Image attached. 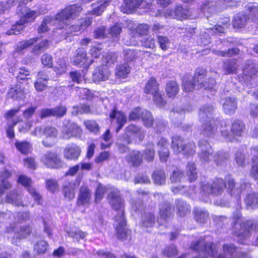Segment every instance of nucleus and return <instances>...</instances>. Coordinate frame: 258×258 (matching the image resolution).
Listing matches in <instances>:
<instances>
[{"instance_id":"nucleus-1","label":"nucleus","mask_w":258,"mask_h":258,"mask_svg":"<svg viewBox=\"0 0 258 258\" xmlns=\"http://www.w3.org/2000/svg\"><path fill=\"white\" fill-rule=\"evenodd\" d=\"M190 248L203 253L202 255L199 254L192 258H235V247L232 244H224L222 251L219 252L217 244L202 239L192 242Z\"/></svg>"},{"instance_id":"nucleus-2","label":"nucleus","mask_w":258,"mask_h":258,"mask_svg":"<svg viewBox=\"0 0 258 258\" xmlns=\"http://www.w3.org/2000/svg\"><path fill=\"white\" fill-rule=\"evenodd\" d=\"M107 200L111 207L117 213L114 217V225L117 237L123 239L127 233L124 216V200L121 198L119 191L117 189H112L108 195Z\"/></svg>"},{"instance_id":"nucleus-3","label":"nucleus","mask_w":258,"mask_h":258,"mask_svg":"<svg viewBox=\"0 0 258 258\" xmlns=\"http://www.w3.org/2000/svg\"><path fill=\"white\" fill-rule=\"evenodd\" d=\"M232 219L234 225V233L240 242L243 243V240L248 238L251 231L258 229V223L256 221L243 220L239 212L233 214Z\"/></svg>"},{"instance_id":"nucleus-4","label":"nucleus","mask_w":258,"mask_h":258,"mask_svg":"<svg viewBox=\"0 0 258 258\" xmlns=\"http://www.w3.org/2000/svg\"><path fill=\"white\" fill-rule=\"evenodd\" d=\"M227 186L228 188L231 190V195L239 196L241 192L242 189L244 187L246 188L249 186L248 183L244 184L241 186V189H239L238 188H234L235 182L234 180H229L226 184L224 180L222 179H218L213 182L212 184L206 183L202 185V190L208 194H213L218 195L220 194L222 191L223 188Z\"/></svg>"},{"instance_id":"nucleus-5","label":"nucleus","mask_w":258,"mask_h":258,"mask_svg":"<svg viewBox=\"0 0 258 258\" xmlns=\"http://www.w3.org/2000/svg\"><path fill=\"white\" fill-rule=\"evenodd\" d=\"M206 71L204 70L198 71L191 80H184L183 81V90L185 92H192L195 89H199L204 87L205 89H212L213 86L214 81L211 80L210 84H207L204 82Z\"/></svg>"},{"instance_id":"nucleus-6","label":"nucleus","mask_w":258,"mask_h":258,"mask_svg":"<svg viewBox=\"0 0 258 258\" xmlns=\"http://www.w3.org/2000/svg\"><path fill=\"white\" fill-rule=\"evenodd\" d=\"M82 10V9L78 5H71L65 8L55 16L56 20L59 23L58 27L60 29H65L67 27V21L75 19Z\"/></svg>"},{"instance_id":"nucleus-7","label":"nucleus","mask_w":258,"mask_h":258,"mask_svg":"<svg viewBox=\"0 0 258 258\" xmlns=\"http://www.w3.org/2000/svg\"><path fill=\"white\" fill-rule=\"evenodd\" d=\"M171 147L176 154L182 153L188 157L195 153L196 146L194 143L190 142L186 144L184 139L179 136H174L172 137Z\"/></svg>"},{"instance_id":"nucleus-8","label":"nucleus","mask_w":258,"mask_h":258,"mask_svg":"<svg viewBox=\"0 0 258 258\" xmlns=\"http://www.w3.org/2000/svg\"><path fill=\"white\" fill-rule=\"evenodd\" d=\"M213 109L212 105H208L202 106L200 110V119L207 122L204 125V135L207 137L211 136L214 133V127L211 126L212 123L215 122L211 119Z\"/></svg>"},{"instance_id":"nucleus-9","label":"nucleus","mask_w":258,"mask_h":258,"mask_svg":"<svg viewBox=\"0 0 258 258\" xmlns=\"http://www.w3.org/2000/svg\"><path fill=\"white\" fill-rule=\"evenodd\" d=\"M7 231L15 233L11 241L13 244L17 245L20 240L27 237L32 232V228L29 225L18 227L16 223H13L7 227Z\"/></svg>"},{"instance_id":"nucleus-10","label":"nucleus","mask_w":258,"mask_h":258,"mask_svg":"<svg viewBox=\"0 0 258 258\" xmlns=\"http://www.w3.org/2000/svg\"><path fill=\"white\" fill-rule=\"evenodd\" d=\"M41 161L47 167L52 169H59L63 167L64 163L60 157L56 153L49 152L41 158Z\"/></svg>"},{"instance_id":"nucleus-11","label":"nucleus","mask_w":258,"mask_h":258,"mask_svg":"<svg viewBox=\"0 0 258 258\" xmlns=\"http://www.w3.org/2000/svg\"><path fill=\"white\" fill-rule=\"evenodd\" d=\"M81 133L80 127L74 122H68L64 124L61 131V137L66 140L80 136Z\"/></svg>"},{"instance_id":"nucleus-12","label":"nucleus","mask_w":258,"mask_h":258,"mask_svg":"<svg viewBox=\"0 0 258 258\" xmlns=\"http://www.w3.org/2000/svg\"><path fill=\"white\" fill-rule=\"evenodd\" d=\"M81 180L80 177H78L75 182L66 181L63 185L62 191L65 198L69 200L73 199L75 196V190L79 186Z\"/></svg>"},{"instance_id":"nucleus-13","label":"nucleus","mask_w":258,"mask_h":258,"mask_svg":"<svg viewBox=\"0 0 258 258\" xmlns=\"http://www.w3.org/2000/svg\"><path fill=\"white\" fill-rule=\"evenodd\" d=\"M18 182L21 184L22 185L27 188V190L30 194L34 199V200L38 204L40 203L41 197L39 194L36 191L35 188L30 186L32 182L31 179L26 176L21 175L19 176Z\"/></svg>"},{"instance_id":"nucleus-14","label":"nucleus","mask_w":258,"mask_h":258,"mask_svg":"<svg viewBox=\"0 0 258 258\" xmlns=\"http://www.w3.org/2000/svg\"><path fill=\"white\" fill-rule=\"evenodd\" d=\"M81 151L77 145L74 144L68 145L63 150V157L67 160H77L81 154Z\"/></svg>"},{"instance_id":"nucleus-15","label":"nucleus","mask_w":258,"mask_h":258,"mask_svg":"<svg viewBox=\"0 0 258 258\" xmlns=\"http://www.w3.org/2000/svg\"><path fill=\"white\" fill-rule=\"evenodd\" d=\"M257 72L258 71L253 62L251 60L247 61L243 68L242 81L245 82H249L251 78L255 76Z\"/></svg>"},{"instance_id":"nucleus-16","label":"nucleus","mask_w":258,"mask_h":258,"mask_svg":"<svg viewBox=\"0 0 258 258\" xmlns=\"http://www.w3.org/2000/svg\"><path fill=\"white\" fill-rule=\"evenodd\" d=\"M25 94V89L22 84H17L10 88L8 92V97L16 100H24Z\"/></svg>"},{"instance_id":"nucleus-17","label":"nucleus","mask_w":258,"mask_h":258,"mask_svg":"<svg viewBox=\"0 0 258 258\" xmlns=\"http://www.w3.org/2000/svg\"><path fill=\"white\" fill-rule=\"evenodd\" d=\"M109 119L111 121L116 119L117 126L116 131L118 133L126 122L127 118L123 112L116 109H113L109 114Z\"/></svg>"},{"instance_id":"nucleus-18","label":"nucleus","mask_w":258,"mask_h":258,"mask_svg":"<svg viewBox=\"0 0 258 258\" xmlns=\"http://www.w3.org/2000/svg\"><path fill=\"white\" fill-rule=\"evenodd\" d=\"M199 146L201 149V152L199 154L200 160L202 162H207L212 157L213 150L209 144L206 141L199 142Z\"/></svg>"},{"instance_id":"nucleus-19","label":"nucleus","mask_w":258,"mask_h":258,"mask_svg":"<svg viewBox=\"0 0 258 258\" xmlns=\"http://www.w3.org/2000/svg\"><path fill=\"white\" fill-rule=\"evenodd\" d=\"M221 104L223 109L226 114H232L237 108L236 99L234 97H226L222 99Z\"/></svg>"},{"instance_id":"nucleus-20","label":"nucleus","mask_w":258,"mask_h":258,"mask_svg":"<svg viewBox=\"0 0 258 258\" xmlns=\"http://www.w3.org/2000/svg\"><path fill=\"white\" fill-rule=\"evenodd\" d=\"M173 213L172 206L167 202L161 204L159 205V217L158 222L163 220L165 221L170 218Z\"/></svg>"},{"instance_id":"nucleus-21","label":"nucleus","mask_w":258,"mask_h":258,"mask_svg":"<svg viewBox=\"0 0 258 258\" xmlns=\"http://www.w3.org/2000/svg\"><path fill=\"white\" fill-rule=\"evenodd\" d=\"M91 200V192L86 186H82L80 189L77 200L79 206L89 204Z\"/></svg>"},{"instance_id":"nucleus-22","label":"nucleus","mask_w":258,"mask_h":258,"mask_svg":"<svg viewBox=\"0 0 258 258\" xmlns=\"http://www.w3.org/2000/svg\"><path fill=\"white\" fill-rule=\"evenodd\" d=\"M110 74V72L106 68L104 67H99L94 70L92 79L95 82L105 81L108 79Z\"/></svg>"},{"instance_id":"nucleus-23","label":"nucleus","mask_w":258,"mask_h":258,"mask_svg":"<svg viewBox=\"0 0 258 258\" xmlns=\"http://www.w3.org/2000/svg\"><path fill=\"white\" fill-rule=\"evenodd\" d=\"M43 133L46 136V138L42 141L43 144L46 147H51L53 145V141H48V138H55L57 135V130L53 127L47 126L43 130Z\"/></svg>"},{"instance_id":"nucleus-24","label":"nucleus","mask_w":258,"mask_h":258,"mask_svg":"<svg viewBox=\"0 0 258 258\" xmlns=\"http://www.w3.org/2000/svg\"><path fill=\"white\" fill-rule=\"evenodd\" d=\"M126 133L133 139L138 138L142 140L144 137V133L139 126L131 124L125 128Z\"/></svg>"},{"instance_id":"nucleus-25","label":"nucleus","mask_w":258,"mask_h":258,"mask_svg":"<svg viewBox=\"0 0 258 258\" xmlns=\"http://www.w3.org/2000/svg\"><path fill=\"white\" fill-rule=\"evenodd\" d=\"M48 76L43 72L38 73L37 79L34 83L36 90L41 92L44 90L47 86Z\"/></svg>"},{"instance_id":"nucleus-26","label":"nucleus","mask_w":258,"mask_h":258,"mask_svg":"<svg viewBox=\"0 0 258 258\" xmlns=\"http://www.w3.org/2000/svg\"><path fill=\"white\" fill-rule=\"evenodd\" d=\"M110 0H99L93 4L92 10L90 14L93 15L99 16L103 13L105 9L109 5Z\"/></svg>"},{"instance_id":"nucleus-27","label":"nucleus","mask_w":258,"mask_h":258,"mask_svg":"<svg viewBox=\"0 0 258 258\" xmlns=\"http://www.w3.org/2000/svg\"><path fill=\"white\" fill-rule=\"evenodd\" d=\"M175 208L177 214L180 217H184L190 212V207L189 204L181 200L175 201Z\"/></svg>"},{"instance_id":"nucleus-28","label":"nucleus","mask_w":258,"mask_h":258,"mask_svg":"<svg viewBox=\"0 0 258 258\" xmlns=\"http://www.w3.org/2000/svg\"><path fill=\"white\" fill-rule=\"evenodd\" d=\"M143 0H124L122 5L123 13H128L139 7Z\"/></svg>"},{"instance_id":"nucleus-29","label":"nucleus","mask_w":258,"mask_h":258,"mask_svg":"<svg viewBox=\"0 0 258 258\" xmlns=\"http://www.w3.org/2000/svg\"><path fill=\"white\" fill-rule=\"evenodd\" d=\"M5 202L17 206H23L21 196L15 190L7 195Z\"/></svg>"},{"instance_id":"nucleus-30","label":"nucleus","mask_w":258,"mask_h":258,"mask_svg":"<svg viewBox=\"0 0 258 258\" xmlns=\"http://www.w3.org/2000/svg\"><path fill=\"white\" fill-rule=\"evenodd\" d=\"M255 153H258V147H254L251 149V155L254 157L252 158V167L250 175L256 180H258V157L255 156Z\"/></svg>"},{"instance_id":"nucleus-31","label":"nucleus","mask_w":258,"mask_h":258,"mask_svg":"<svg viewBox=\"0 0 258 258\" xmlns=\"http://www.w3.org/2000/svg\"><path fill=\"white\" fill-rule=\"evenodd\" d=\"M196 220L200 223H205L209 218V213L206 210L196 208L193 212Z\"/></svg>"},{"instance_id":"nucleus-32","label":"nucleus","mask_w":258,"mask_h":258,"mask_svg":"<svg viewBox=\"0 0 258 258\" xmlns=\"http://www.w3.org/2000/svg\"><path fill=\"white\" fill-rule=\"evenodd\" d=\"M20 11L22 12L19 16L24 24L25 22L33 21L36 17V12L28 9L27 7H23Z\"/></svg>"},{"instance_id":"nucleus-33","label":"nucleus","mask_w":258,"mask_h":258,"mask_svg":"<svg viewBox=\"0 0 258 258\" xmlns=\"http://www.w3.org/2000/svg\"><path fill=\"white\" fill-rule=\"evenodd\" d=\"M155 224V217L151 212H146L142 216L141 219L142 226L145 228H150Z\"/></svg>"},{"instance_id":"nucleus-34","label":"nucleus","mask_w":258,"mask_h":258,"mask_svg":"<svg viewBox=\"0 0 258 258\" xmlns=\"http://www.w3.org/2000/svg\"><path fill=\"white\" fill-rule=\"evenodd\" d=\"M238 67L236 59H227L224 62L223 66L225 74H236Z\"/></svg>"},{"instance_id":"nucleus-35","label":"nucleus","mask_w":258,"mask_h":258,"mask_svg":"<svg viewBox=\"0 0 258 258\" xmlns=\"http://www.w3.org/2000/svg\"><path fill=\"white\" fill-rule=\"evenodd\" d=\"M245 128L244 124L241 120H235L232 124L231 133L234 137L241 136Z\"/></svg>"},{"instance_id":"nucleus-36","label":"nucleus","mask_w":258,"mask_h":258,"mask_svg":"<svg viewBox=\"0 0 258 258\" xmlns=\"http://www.w3.org/2000/svg\"><path fill=\"white\" fill-rule=\"evenodd\" d=\"M248 19L243 14H238L233 18L232 25L234 28H240L245 26Z\"/></svg>"},{"instance_id":"nucleus-37","label":"nucleus","mask_w":258,"mask_h":258,"mask_svg":"<svg viewBox=\"0 0 258 258\" xmlns=\"http://www.w3.org/2000/svg\"><path fill=\"white\" fill-rule=\"evenodd\" d=\"M245 10L248 11L250 19L252 21L258 20V4L249 3L245 6Z\"/></svg>"},{"instance_id":"nucleus-38","label":"nucleus","mask_w":258,"mask_h":258,"mask_svg":"<svg viewBox=\"0 0 258 258\" xmlns=\"http://www.w3.org/2000/svg\"><path fill=\"white\" fill-rule=\"evenodd\" d=\"M186 174L190 182L195 181L197 178V172L195 164L193 162L188 163L186 166Z\"/></svg>"},{"instance_id":"nucleus-39","label":"nucleus","mask_w":258,"mask_h":258,"mask_svg":"<svg viewBox=\"0 0 258 258\" xmlns=\"http://www.w3.org/2000/svg\"><path fill=\"white\" fill-rule=\"evenodd\" d=\"M212 51L214 54L219 56L229 57L237 54L239 52V49L237 48H230L227 50L214 49L212 50Z\"/></svg>"},{"instance_id":"nucleus-40","label":"nucleus","mask_w":258,"mask_h":258,"mask_svg":"<svg viewBox=\"0 0 258 258\" xmlns=\"http://www.w3.org/2000/svg\"><path fill=\"white\" fill-rule=\"evenodd\" d=\"M166 92L169 97L176 96L179 91V86L175 81H170L167 83Z\"/></svg>"},{"instance_id":"nucleus-41","label":"nucleus","mask_w":258,"mask_h":258,"mask_svg":"<svg viewBox=\"0 0 258 258\" xmlns=\"http://www.w3.org/2000/svg\"><path fill=\"white\" fill-rule=\"evenodd\" d=\"M49 46V41L47 40H43L41 42L35 44L31 51L35 55H39L44 50L47 49Z\"/></svg>"},{"instance_id":"nucleus-42","label":"nucleus","mask_w":258,"mask_h":258,"mask_svg":"<svg viewBox=\"0 0 258 258\" xmlns=\"http://www.w3.org/2000/svg\"><path fill=\"white\" fill-rule=\"evenodd\" d=\"M130 67L127 64H122L117 66L115 74L119 78H125L130 73Z\"/></svg>"},{"instance_id":"nucleus-43","label":"nucleus","mask_w":258,"mask_h":258,"mask_svg":"<svg viewBox=\"0 0 258 258\" xmlns=\"http://www.w3.org/2000/svg\"><path fill=\"white\" fill-rule=\"evenodd\" d=\"M190 13L188 9L183 8L181 6H178L174 10V18L183 20L186 19L189 16Z\"/></svg>"},{"instance_id":"nucleus-44","label":"nucleus","mask_w":258,"mask_h":258,"mask_svg":"<svg viewBox=\"0 0 258 258\" xmlns=\"http://www.w3.org/2000/svg\"><path fill=\"white\" fill-rule=\"evenodd\" d=\"M127 160L134 166H138L142 161V156L139 151H134L127 157Z\"/></svg>"},{"instance_id":"nucleus-45","label":"nucleus","mask_w":258,"mask_h":258,"mask_svg":"<svg viewBox=\"0 0 258 258\" xmlns=\"http://www.w3.org/2000/svg\"><path fill=\"white\" fill-rule=\"evenodd\" d=\"M230 19L227 18L225 19L224 21L222 23V25L217 24L214 26L213 28H209L208 29L211 30L214 33H223L229 28L230 26Z\"/></svg>"},{"instance_id":"nucleus-46","label":"nucleus","mask_w":258,"mask_h":258,"mask_svg":"<svg viewBox=\"0 0 258 258\" xmlns=\"http://www.w3.org/2000/svg\"><path fill=\"white\" fill-rule=\"evenodd\" d=\"M158 90V85L154 78H151L145 88V92L152 94Z\"/></svg>"},{"instance_id":"nucleus-47","label":"nucleus","mask_w":258,"mask_h":258,"mask_svg":"<svg viewBox=\"0 0 258 258\" xmlns=\"http://www.w3.org/2000/svg\"><path fill=\"white\" fill-rule=\"evenodd\" d=\"M155 183L157 184H162L165 182V175L163 170H157L154 172L152 175Z\"/></svg>"},{"instance_id":"nucleus-48","label":"nucleus","mask_w":258,"mask_h":258,"mask_svg":"<svg viewBox=\"0 0 258 258\" xmlns=\"http://www.w3.org/2000/svg\"><path fill=\"white\" fill-rule=\"evenodd\" d=\"M144 125L147 127L152 126L153 123V118L150 112L146 110H143L141 114V117Z\"/></svg>"},{"instance_id":"nucleus-49","label":"nucleus","mask_w":258,"mask_h":258,"mask_svg":"<svg viewBox=\"0 0 258 258\" xmlns=\"http://www.w3.org/2000/svg\"><path fill=\"white\" fill-rule=\"evenodd\" d=\"M24 28V22H22V20H20L19 22L16 24H14L11 29L7 31L6 34L8 35H11L13 34L17 35L20 33L21 31Z\"/></svg>"},{"instance_id":"nucleus-50","label":"nucleus","mask_w":258,"mask_h":258,"mask_svg":"<svg viewBox=\"0 0 258 258\" xmlns=\"http://www.w3.org/2000/svg\"><path fill=\"white\" fill-rule=\"evenodd\" d=\"M16 149L21 153L26 154L29 152L31 148L29 143L26 141L20 142L17 141L15 144Z\"/></svg>"},{"instance_id":"nucleus-51","label":"nucleus","mask_w":258,"mask_h":258,"mask_svg":"<svg viewBox=\"0 0 258 258\" xmlns=\"http://www.w3.org/2000/svg\"><path fill=\"white\" fill-rule=\"evenodd\" d=\"M86 53L83 49H79L78 53L74 58V64L76 66L81 65L86 61Z\"/></svg>"},{"instance_id":"nucleus-52","label":"nucleus","mask_w":258,"mask_h":258,"mask_svg":"<svg viewBox=\"0 0 258 258\" xmlns=\"http://www.w3.org/2000/svg\"><path fill=\"white\" fill-rule=\"evenodd\" d=\"M247 207L253 208L256 205L258 204V194L251 193L248 194L245 200Z\"/></svg>"},{"instance_id":"nucleus-53","label":"nucleus","mask_w":258,"mask_h":258,"mask_svg":"<svg viewBox=\"0 0 258 258\" xmlns=\"http://www.w3.org/2000/svg\"><path fill=\"white\" fill-rule=\"evenodd\" d=\"M22 121V119L21 117H18L13 119L12 123L9 124L8 127L7 129V134L9 138H14V127L18 123Z\"/></svg>"},{"instance_id":"nucleus-54","label":"nucleus","mask_w":258,"mask_h":258,"mask_svg":"<svg viewBox=\"0 0 258 258\" xmlns=\"http://www.w3.org/2000/svg\"><path fill=\"white\" fill-rule=\"evenodd\" d=\"M38 40V38H33L20 42L16 48L17 51H21L28 47L34 44Z\"/></svg>"},{"instance_id":"nucleus-55","label":"nucleus","mask_w":258,"mask_h":258,"mask_svg":"<svg viewBox=\"0 0 258 258\" xmlns=\"http://www.w3.org/2000/svg\"><path fill=\"white\" fill-rule=\"evenodd\" d=\"M157 41L161 49L163 51H166L169 48L170 45V40L164 36L158 35L157 36Z\"/></svg>"},{"instance_id":"nucleus-56","label":"nucleus","mask_w":258,"mask_h":258,"mask_svg":"<svg viewBox=\"0 0 258 258\" xmlns=\"http://www.w3.org/2000/svg\"><path fill=\"white\" fill-rule=\"evenodd\" d=\"M48 244L44 240L39 241L34 245V250L38 254H43L47 249Z\"/></svg>"},{"instance_id":"nucleus-57","label":"nucleus","mask_w":258,"mask_h":258,"mask_svg":"<svg viewBox=\"0 0 258 258\" xmlns=\"http://www.w3.org/2000/svg\"><path fill=\"white\" fill-rule=\"evenodd\" d=\"M86 128L91 132L97 134L99 130L98 124L94 121L88 120L84 122Z\"/></svg>"},{"instance_id":"nucleus-58","label":"nucleus","mask_w":258,"mask_h":258,"mask_svg":"<svg viewBox=\"0 0 258 258\" xmlns=\"http://www.w3.org/2000/svg\"><path fill=\"white\" fill-rule=\"evenodd\" d=\"M69 236L79 240V239H84L86 237V233L78 229H72L68 232Z\"/></svg>"},{"instance_id":"nucleus-59","label":"nucleus","mask_w":258,"mask_h":258,"mask_svg":"<svg viewBox=\"0 0 258 258\" xmlns=\"http://www.w3.org/2000/svg\"><path fill=\"white\" fill-rule=\"evenodd\" d=\"M90 109L89 105L86 104H82L79 106H74L72 114L73 115H77L78 113L81 114L88 113L90 112Z\"/></svg>"},{"instance_id":"nucleus-60","label":"nucleus","mask_w":258,"mask_h":258,"mask_svg":"<svg viewBox=\"0 0 258 258\" xmlns=\"http://www.w3.org/2000/svg\"><path fill=\"white\" fill-rule=\"evenodd\" d=\"M106 192V187L99 184L97 186L95 192V201L96 203L100 202L103 198V195Z\"/></svg>"},{"instance_id":"nucleus-61","label":"nucleus","mask_w":258,"mask_h":258,"mask_svg":"<svg viewBox=\"0 0 258 258\" xmlns=\"http://www.w3.org/2000/svg\"><path fill=\"white\" fill-rule=\"evenodd\" d=\"M164 254L168 257H173L178 254V250L174 245L166 247L163 251Z\"/></svg>"},{"instance_id":"nucleus-62","label":"nucleus","mask_w":258,"mask_h":258,"mask_svg":"<svg viewBox=\"0 0 258 258\" xmlns=\"http://www.w3.org/2000/svg\"><path fill=\"white\" fill-rule=\"evenodd\" d=\"M116 60L117 56L116 54L113 52H109L103 57V62L108 66L114 64Z\"/></svg>"},{"instance_id":"nucleus-63","label":"nucleus","mask_w":258,"mask_h":258,"mask_svg":"<svg viewBox=\"0 0 258 258\" xmlns=\"http://www.w3.org/2000/svg\"><path fill=\"white\" fill-rule=\"evenodd\" d=\"M53 116L56 117H61L63 116L67 112V108L65 106H59L52 108Z\"/></svg>"},{"instance_id":"nucleus-64","label":"nucleus","mask_w":258,"mask_h":258,"mask_svg":"<svg viewBox=\"0 0 258 258\" xmlns=\"http://www.w3.org/2000/svg\"><path fill=\"white\" fill-rule=\"evenodd\" d=\"M152 94L153 95V99L154 102L158 106H163L166 104L164 98L162 97L161 93L159 92L158 90Z\"/></svg>"}]
</instances>
